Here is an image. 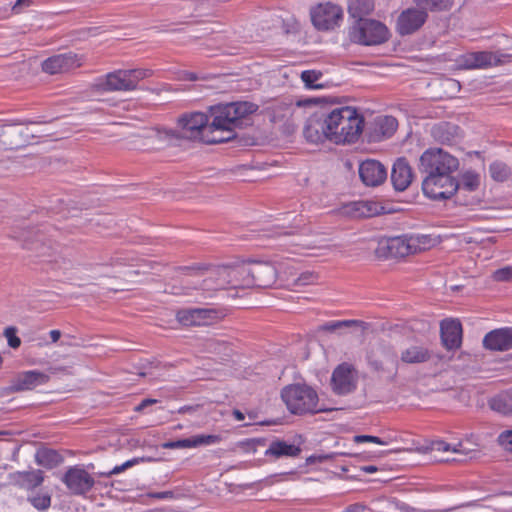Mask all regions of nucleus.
<instances>
[{"label":"nucleus","instance_id":"1","mask_svg":"<svg viewBox=\"0 0 512 512\" xmlns=\"http://www.w3.org/2000/svg\"><path fill=\"white\" fill-rule=\"evenodd\" d=\"M258 106L252 102H231L212 106L209 116L202 112L182 114L171 135L181 139L200 141L205 144L228 142L236 137L235 129L244 119L256 112Z\"/></svg>","mask_w":512,"mask_h":512},{"label":"nucleus","instance_id":"2","mask_svg":"<svg viewBox=\"0 0 512 512\" xmlns=\"http://www.w3.org/2000/svg\"><path fill=\"white\" fill-rule=\"evenodd\" d=\"M326 131L329 141L335 144L353 143L363 130V117L351 106L334 107L324 110Z\"/></svg>","mask_w":512,"mask_h":512},{"label":"nucleus","instance_id":"3","mask_svg":"<svg viewBox=\"0 0 512 512\" xmlns=\"http://www.w3.org/2000/svg\"><path fill=\"white\" fill-rule=\"evenodd\" d=\"M180 270L189 276L203 277L200 283H194L193 289L202 290L204 292H214L218 290L231 289L229 278V266L203 267V266H185ZM186 289H190L187 282Z\"/></svg>","mask_w":512,"mask_h":512},{"label":"nucleus","instance_id":"4","mask_svg":"<svg viewBox=\"0 0 512 512\" xmlns=\"http://www.w3.org/2000/svg\"><path fill=\"white\" fill-rule=\"evenodd\" d=\"M281 398L292 414L302 415L322 410L318 408L316 391L307 385H288L282 389Z\"/></svg>","mask_w":512,"mask_h":512},{"label":"nucleus","instance_id":"5","mask_svg":"<svg viewBox=\"0 0 512 512\" xmlns=\"http://www.w3.org/2000/svg\"><path fill=\"white\" fill-rule=\"evenodd\" d=\"M349 34L353 42L366 46L380 45L390 37L387 26L374 19L356 21Z\"/></svg>","mask_w":512,"mask_h":512},{"label":"nucleus","instance_id":"6","mask_svg":"<svg viewBox=\"0 0 512 512\" xmlns=\"http://www.w3.org/2000/svg\"><path fill=\"white\" fill-rule=\"evenodd\" d=\"M458 168V159L440 148L426 150L419 160V170L426 175L452 174Z\"/></svg>","mask_w":512,"mask_h":512},{"label":"nucleus","instance_id":"7","mask_svg":"<svg viewBox=\"0 0 512 512\" xmlns=\"http://www.w3.org/2000/svg\"><path fill=\"white\" fill-rule=\"evenodd\" d=\"M459 188V182L452 174L426 175L422 182L424 194L432 200H446L451 198Z\"/></svg>","mask_w":512,"mask_h":512},{"label":"nucleus","instance_id":"8","mask_svg":"<svg viewBox=\"0 0 512 512\" xmlns=\"http://www.w3.org/2000/svg\"><path fill=\"white\" fill-rule=\"evenodd\" d=\"M246 274L243 284L247 287L268 288L275 284L277 279V269L270 262L252 261L248 268L240 271Z\"/></svg>","mask_w":512,"mask_h":512},{"label":"nucleus","instance_id":"9","mask_svg":"<svg viewBox=\"0 0 512 512\" xmlns=\"http://www.w3.org/2000/svg\"><path fill=\"white\" fill-rule=\"evenodd\" d=\"M91 87L96 92L133 91L126 69H119L96 78Z\"/></svg>","mask_w":512,"mask_h":512},{"label":"nucleus","instance_id":"10","mask_svg":"<svg viewBox=\"0 0 512 512\" xmlns=\"http://www.w3.org/2000/svg\"><path fill=\"white\" fill-rule=\"evenodd\" d=\"M342 10L332 3L319 4L311 10L313 25L319 30H330L342 19Z\"/></svg>","mask_w":512,"mask_h":512},{"label":"nucleus","instance_id":"11","mask_svg":"<svg viewBox=\"0 0 512 512\" xmlns=\"http://www.w3.org/2000/svg\"><path fill=\"white\" fill-rule=\"evenodd\" d=\"M84 62L82 55L73 52L53 55L42 62V70L45 73L54 75L66 73L80 67Z\"/></svg>","mask_w":512,"mask_h":512},{"label":"nucleus","instance_id":"12","mask_svg":"<svg viewBox=\"0 0 512 512\" xmlns=\"http://www.w3.org/2000/svg\"><path fill=\"white\" fill-rule=\"evenodd\" d=\"M502 57L508 56L488 51L470 52L458 59V65L460 68L469 70L485 69L503 63Z\"/></svg>","mask_w":512,"mask_h":512},{"label":"nucleus","instance_id":"13","mask_svg":"<svg viewBox=\"0 0 512 512\" xmlns=\"http://www.w3.org/2000/svg\"><path fill=\"white\" fill-rule=\"evenodd\" d=\"M176 317L185 326H202L210 325L219 315L211 308H187L179 310Z\"/></svg>","mask_w":512,"mask_h":512},{"label":"nucleus","instance_id":"14","mask_svg":"<svg viewBox=\"0 0 512 512\" xmlns=\"http://www.w3.org/2000/svg\"><path fill=\"white\" fill-rule=\"evenodd\" d=\"M62 481L72 493L83 495L94 485L93 477L84 469L79 467L70 468L63 476Z\"/></svg>","mask_w":512,"mask_h":512},{"label":"nucleus","instance_id":"15","mask_svg":"<svg viewBox=\"0 0 512 512\" xmlns=\"http://www.w3.org/2000/svg\"><path fill=\"white\" fill-rule=\"evenodd\" d=\"M359 177L361 181L370 187L381 185L387 178V169L379 161L367 159L359 165Z\"/></svg>","mask_w":512,"mask_h":512},{"label":"nucleus","instance_id":"16","mask_svg":"<svg viewBox=\"0 0 512 512\" xmlns=\"http://www.w3.org/2000/svg\"><path fill=\"white\" fill-rule=\"evenodd\" d=\"M427 12L418 8L404 10L397 19V31L400 35H410L425 23Z\"/></svg>","mask_w":512,"mask_h":512},{"label":"nucleus","instance_id":"17","mask_svg":"<svg viewBox=\"0 0 512 512\" xmlns=\"http://www.w3.org/2000/svg\"><path fill=\"white\" fill-rule=\"evenodd\" d=\"M303 135L310 143H320L324 140H329L323 111L315 112L308 118L303 129Z\"/></svg>","mask_w":512,"mask_h":512},{"label":"nucleus","instance_id":"18","mask_svg":"<svg viewBox=\"0 0 512 512\" xmlns=\"http://www.w3.org/2000/svg\"><path fill=\"white\" fill-rule=\"evenodd\" d=\"M331 383L334 392L338 395L351 393L356 387L352 367L346 363L339 365L333 371Z\"/></svg>","mask_w":512,"mask_h":512},{"label":"nucleus","instance_id":"19","mask_svg":"<svg viewBox=\"0 0 512 512\" xmlns=\"http://www.w3.org/2000/svg\"><path fill=\"white\" fill-rule=\"evenodd\" d=\"M382 210L383 207L378 203L362 200L344 204L340 209V214L350 218H368L380 214Z\"/></svg>","mask_w":512,"mask_h":512},{"label":"nucleus","instance_id":"20","mask_svg":"<svg viewBox=\"0 0 512 512\" xmlns=\"http://www.w3.org/2000/svg\"><path fill=\"white\" fill-rule=\"evenodd\" d=\"M441 340L444 347L454 350L460 347L462 342V325L459 320L445 319L441 322Z\"/></svg>","mask_w":512,"mask_h":512},{"label":"nucleus","instance_id":"21","mask_svg":"<svg viewBox=\"0 0 512 512\" xmlns=\"http://www.w3.org/2000/svg\"><path fill=\"white\" fill-rule=\"evenodd\" d=\"M483 345L493 351L512 349V328H501L487 333L483 338Z\"/></svg>","mask_w":512,"mask_h":512},{"label":"nucleus","instance_id":"22","mask_svg":"<svg viewBox=\"0 0 512 512\" xmlns=\"http://www.w3.org/2000/svg\"><path fill=\"white\" fill-rule=\"evenodd\" d=\"M413 180V172L405 158H398L392 167L391 181L397 191L406 190Z\"/></svg>","mask_w":512,"mask_h":512},{"label":"nucleus","instance_id":"23","mask_svg":"<svg viewBox=\"0 0 512 512\" xmlns=\"http://www.w3.org/2000/svg\"><path fill=\"white\" fill-rule=\"evenodd\" d=\"M398 127V122L393 116H378L373 121V128L370 132V141L380 142L390 138Z\"/></svg>","mask_w":512,"mask_h":512},{"label":"nucleus","instance_id":"24","mask_svg":"<svg viewBox=\"0 0 512 512\" xmlns=\"http://www.w3.org/2000/svg\"><path fill=\"white\" fill-rule=\"evenodd\" d=\"M221 441V437L219 435H195L191 438L179 439L175 441L165 442L162 446L165 449H183V448H196L199 446H208L217 444Z\"/></svg>","mask_w":512,"mask_h":512},{"label":"nucleus","instance_id":"25","mask_svg":"<svg viewBox=\"0 0 512 512\" xmlns=\"http://www.w3.org/2000/svg\"><path fill=\"white\" fill-rule=\"evenodd\" d=\"M49 376L43 372L31 370L20 374L11 389L23 391L32 390L47 383Z\"/></svg>","mask_w":512,"mask_h":512},{"label":"nucleus","instance_id":"26","mask_svg":"<svg viewBox=\"0 0 512 512\" xmlns=\"http://www.w3.org/2000/svg\"><path fill=\"white\" fill-rule=\"evenodd\" d=\"M10 482L19 487L31 490L40 486L44 480L41 470L23 471L10 474Z\"/></svg>","mask_w":512,"mask_h":512},{"label":"nucleus","instance_id":"27","mask_svg":"<svg viewBox=\"0 0 512 512\" xmlns=\"http://www.w3.org/2000/svg\"><path fill=\"white\" fill-rule=\"evenodd\" d=\"M432 135L437 141L451 145L461 137V130L455 124L442 122L432 128Z\"/></svg>","mask_w":512,"mask_h":512},{"label":"nucleus","instance_id":"28","mask_svg":"<svg viewBox=\"0 0 512 512\" xmlns=\"http://www.w3.org/2000/svg\"><path fill=\"white\" fill-rule=\"evenodd\" d=\"M300 452L301 449L294 444H289L282 440H275L270 443L264 454L265 456L279 459L282 457H297Z\"/></svg>","mask_w":512,"mask_h":512},{"label":"nucleus","instance_id":"29","mask_svg":"<svg viewBox=\"0 0 512 512\" xmlns=\"http://www.w3.org/2000/svg\"><path fill=\"white\" fill-rule=\"evenodd\" d=\"M431 358L430 351L419 345H411L401 352L400 359L406 364H420L427 362Z\"/></svg>","mask_w":512,"mask_h":512},{"label":"nucleus","instance_id":"30","mask_svg":"<svg viewBox=\"0 0 512 512\" xmlns=\"http://www.w3.org/2000/svg\"><path fill=\"white\" fill-rule=\"evenodd\" d=\"M387 248L389 253L394 257H405L413 254L409 234L389 239Z\"/></svg>","mask_w":512,"mask_h":512},{"label":"nucleus","instance_id":"31","mask_svg":"<svg viewBox=\"0 0 512 512\" xmlns=\"http://www.w3.org/2000/svg\"><path fill=\"white\" fill-rule=\"evenodd\" d=\"M374 0H348V13L356 21L365 19L374 10Z\"/></svg>","mask_w":512,"mask_h":512},{"label":"nucleus","instance_id":"32","mask_svg":"<svg viewBox=\"0 0 512 512\" xmlns=\"http://www.w3.org/2000/svg\"><path fill=\"white\" fill-rule=\"evenodd\" d=\"M409 237L413 254L429 250L439 243L438 237L430 234L411 233Z\"/></svg>","mask_w":512,"mask_h":512},{"label":"nucleus","instance_id":"33","mask_svg":"<svg viewBox=\"0 0 512 512\" xmlns=\"http://www.w3.org/2000/svg\"><path fill=\"white\" fill-rule=\"evenodd\" d=\"M35 461L38 465L51 469L63 461V457L53 449L41 448L35 454Z\"/></svg>","mask_w":512,"mask_h":512},{"label":"nucleus","instance_id":"34","mask_svg":"<svg viewBox=\"0 0 512 512\" xmlns=\"http://www.w3.org/2000/svg\"><path fill=\"white\" fill-rule=\"evenodd\" d=\"M491 408L504 415H512V388L495 397L491 401Z\"/></svg>","mask_w":512,"mask_h":512},{"label":"nucleus","instance_id":"35","mask_svg":"<svg viewBox=\"0 0 512 512\" xmlns=\"http://www.w3.org/2000/svg\"><path fill=\"white\" fill-rule=\"evenodd\" d=\"M489 172L491 177L498 182L506 181L511 174V170L508 165L501 161L491 163L489 166Z\"/></svg>","mask_w":512,"mask_h":512},{"label":"nucleus","instance_id":"36","mask_svg":"<svg viewBox=\"0 0 512 512\" xmlns=\"http://www.w3.org/2000/svg\"><path fill=\"white\" fill-rule=\"evenodd\" d=\"M480 185V176L479 174L473 171L465 172L461 177V182L459 183V191H475Z\"/></svg>","mask_w":512,"mask_h":512},{"label":"nucleus","instance_id":"37","mask_svg":"<svg viewBox=\"0 0 512 512\" xmlns=\"http://www.w3.org/2000/svg\"><path fill=\"white\" fill-rule=\"evenodd\" d=\"M416 5L423 11H442L451 7V0H414Z\"/></svg>","mask_w":512,"mask_h":512},{"label":"nucleus","instance_id":"38","mask_svg":"<svg viewBox=\"0 0 512 512\" xmlns=\"http://www.w3.org/2000/svg\"><path fill=\"white\" fill-rule=\"evenodd\" d=\"M323 74L317 70H305L301 73V79L305 84L306 88L309 89H322L325 87L324 84L319 83Z\"/></svg>","mask_w":512,"mask_h":512},{"label":"nucleus","instance_id":"39","mask_svg":"<svg viewBox=\"0 0 512 512\" xmlns=\"http://www.w3.org/2000/svg\"><path fill=\"white\" fill-rule=\"evenodd\" d=\"M248 266L249 264L240 265L236 267L229 266V278L232 279V282L230 283L231 289L248 288L246 285L242 283L243 279L247 277L246 274L240 273L241 270L248 268Z\"/></svg>","mask_w":512,"mask_h":512},{"label":"nucleus","instance_id":"40","mask_svg":"<svg viewBox=\"0 0 512 512\" xmlns=\"http://www.w3.org/2000/svg\"><path fill=\"white\" fill-rule=\"evenodd\" d=\"M30 236L31 232L27 231L24 232L20 237L25 242L27 248L35 249L36 251H38L39 255L44 256L49 247H47L46 244L42 241L41 235H38L35 241H30Z\"/></svg>","mask_w":512,"mask_h":512},{"label":"nucleus","instance_id":"41","mask_svg":"<svg viewBox=\"0 0 512 512\" xmlns=\"http://www.w3.org/2000/svg\"><path fill=\"white\" fill-rule=\"evenodd\" d=\"M361 322L358 320H337V321H329L320 326V330L327 332H336L338 330L349 328L352 326H357Z\"/></svg>","mask_w":512,"mask_h":512},{"label":"nucleus","instance_id":"42","mask_svg":"<svg viewBox=\"0 0 512 512\" xmlns=\"http://www.w3.org/2000/svg\"><path fill=\"white\" fill-rule=\"evenodd\" d=\"M126 71L131 79L133 90L137 88V85L141 80L148 78L153 74V71L147 68L126 69Z\"/></svg>","mask_w":512,"mask_h":512},{"label":"nucleus","instance_id":"43","mask_svg":"<svg viewBox=\"0 0 512 512\" xmlns=\"http://www.w3.org/2000/svg\"><path fill=\"white\" fill-rule=\"evenodd\" d=\"M17 328L14 326L6 327L2 335L6 338L7 344L12 349H18L21 345V339L17 336Z\"/></svg>","mask_w":512,"mask_h":512},{"label":"nucleus","instance_id":"44","mask_svg":"<svg viewBox=\"0 0 512 512\" xmlns=\"http://www.w3.org/2000/svg\"><path fill=\"white\" fill-rule=\"evenodd\" d=\"M7 6L10 7V12L5 7L2 9V17H8L13 14H19L25 7L30 5V0H16L14 3L10 1Z\"/></svg>","mask_w":512,"mask_h":512},{"label":"nucleus","instance_id":"45","mask_svg":"<svg viewBox=\"0 0 512 512\" xmlns=\"http://www.w3.org/2000/svg\"><path fill=\"white\" fill-rule=\"evenodd\" d=\"M461 447H462L461 444L451 446L449 443H446L443 440L432 441L431 445H430L431 450L442 451V452L452 451L454 453H461L462 452Z\"/></svg>","mask_w":512,"mask_h":512},{"label":"nucleus","instance_id":"46","mask_svg":"<svg viewBox=\"0 0 512 512\" xmlns=\"http://www.w3.org/2000/svg\"><path fill=\"white\" fill-rule=\"evenodd\" d=\"M29 501L38 510H46L51 505V497L47 493L33 496Z\"/></svg>","mask_w":512,"mask_h":512},{"label":"nucleus","instance_id":"47","mask_svg":"<svg viewBox=\"0 0 512 512\" xmlns=\"http://www.w3.org/2000/svg\"><path fill=\"white\" fill-rule=\"evenodd\" d=\"M496 281H511L512 280V266H505L496 270L493 274Z\"/></svg>","mask_w":512,"mask_h":512},{"label":"nucleus","instance_id":"48","mask_svg":"<svg viewBox=\"0 0 512 512\" xmlns=\"http://www.w3.org/2000/svg\"><path fill=\"white\" fill-rule=\"evenodd\" d=\"M498 442L505 450L512 452V430L502 432L498 437Z\"/></svg>","mask_w":512,"mask_h":512},{"label":"nucleus","instance_id":"49","mask_svg":"<svg viewBox=\"0 0 512 512\" xmlns=\"http://www.w3.org/2000/svg\"><path fill=\"white\" fill-rule=\"evenodd\" d=\"M138 462H139V459H138V458H133V459L127 460V461H126V462H124L123 464L115 466V467H114V468L109 472V475H116V474H120V473H122L123 471H125L126 469L131 468L132 466H134V465H135V464H137Z\"/></svg>","mask_w":512,"mask_h":512},{"label":"nucleus","instance_id":"50","mask_svg":"<svg viewBox=\"0 0 512 512\" xmlns=\"http://www.w3.org/2000/svg\"><path fill=\"white\" fill-rule=\"evenodd\" d=\"M354 442H356V443L372 442V443L379 444V445L387 444L381 438H379L377 436H371V435H356L354 437Z\"/></svg>","mask_w":512,"mask_h":512},{"label":"nucleus","instance_id":"51","mask_svg":"<svg viewBox=\"0 0 512 512\" xmlns=\"http://www.w3.org/2000/svg\"><path fill=\"white\" fill-rule=\"evenodd\" d=\"M147 496L155 499L164 500L174 498V493L172 491L150 492L147 494Z\"/></svg>","mask_w":512,"mask_h":512},{"label":"nucleus","instance_id":"52","mask_svg":"<svg viewBox=\"0 0 512 512\" xmlns=\"http://www.w3.org/2000/svg\"><path fill=\"white\" fill-rule=\"evenodd\" d=\"M157 402L158 401L156 399L146 398V399L142 400L141 403L135 407V411H137V412L143 411L146 407H148L152 404H155Z\"/></svg>","mask_w":512,"mask_h":512},{"label":"nucleus","instance_id":"53","mask_svg":"<svg viewBox=\"0 0 512 512\" xmlns=\"http://www.w3.org/2000/svg\"><path fill=\"white\" fill-rule=\"evenodd\" d=\"M247 446H249V450H253V452L256 451V446L258 445H264L265 444V440L264 439H253V440H249L247 441Z\"/></svg>","mask_w":512,"mask_h":512},{"label":"nucleus","instance_id":"54","mask_svg":"<svg viewBox=\"0 0 512 512\" xmlns=\"http://www.w3.org/2000/svg\"><path fill=\"white\" fill-rule=\"evenodd\" d=\"M365 508L366 507L361 503H354L346 508V512H362Z\"/></svg>","mask_w":512,"mask_h":512},{"label":"nucleus","instance_id":"55","mask_svg":"<svg viewBox=\"0 0 512 512\" xmlns=\"http://www.w3.org/2000/svg\"><path fill=\"white\" fill-rule=\"evenodd\" d=\"M209 347H210L211 349L213 348L215 351H216V350L221 351V350H222V348H223L224 350H226V349L228 348L224 343H217V342H214V341H211V342L209 343Z\"/></svg>","mask_w":512,"mask_h":512},{"label":"nucleus","instance_id":"56","mask_svg":"<svg viewBox=\"0 0 512 512\" xmlns=\"http://www.w3.org/2000/svg\"><path fill=\"white\" fill-rule=\"evenodd\" d=\"M49 335L51 337V341L53 343L57 342L59 338L61 337V332L59 330H51L49 332Z\"/></svg>","mask_w":512,"mask_h":512},{"label":"nucleus","instance_id":"57","mask_svg":"<svg viewBox=\"0 0 512 512\" xmlns=\"http://www.w3.org/2000/svg\"><path fill=\"white\" fill-rule=\"evenodd\" d=\"M233 415L237 421H243L245 419L244 414L240 410H234Z\"/></svg>","mask_w":512,"mask_h":512},{"label":"nucleus","instance_id":"58","mask_svg":"<svg viewBox=\"0 0 512 512\" xmlns=\"http://www.w3.org/2000/svg\"><path fill=\"white\" fill-rule=\"evenodd\" d=\"M362 470L366 473H374L376 472L378 469L376 466H373V465H369V466H364L362 467Z\"/></svg>","mask_w":512,"mask_h":512},{"label":"nucleus","instance_id":"59","mask_svg":"<svg viewBox=\"0 0 512 512\" xmlns=\"http://www.w3.org/2000/svg\"><path fill=\"white\" fill-rule=\"evenodd\" d=\"M10 126H11V124L9 123L8 120H2V124H1L2 128L10 127Z\"/></svg>","mask_w":512,"mask_h":512},{"label":"nucleus","instance_id":"60","mask_svg":"<svg viewBox=\"0 0 512 512\" xmlns=\"http://www.w3.org/2000/svg\"><path fill=\"white\" fill-rule=\"evenodd\" d=\"M1 435H2V437H4V436H6V435H10V432L5 431V430H3V429H2ZM2 441H7V440H6V439H4V438H2Z\"/></svg>","mask_w":512,"mask_h":512},{"label":"nucleus","instance_id":"61","mask_svg":"<svg viewBox=\"0 0 512 512\" xmlns=\"http://www.w3.org/2000/svg\"><path fill=\"white\" fill-rule=\"evenodd\" d=\"M188 79L189 80H196L197 77L193 73H190Z\"/></svg>","mask_w":512,"mask_h":512},{"label":"nucleus","instance_id":"62","mask_svg":"<svg viewBox=\"0 0 512 512\" xmlns=\"http://www.w3.org/2000/svg\"><path fill=\"white\" fill-rule=\"evenodd\" d=\"M12 449H13V451H14V452H15V451H18L19 446L15 445Z\"/></svg>","mask_w":512,"mask_h":512},{"label":"nucleus","instance_id":"63","mask_svg":"<svg viewBox=\"0 0 512 512\" xmlns=\"http://www.w3.org/2000/svg\"><path fill=\"white\" fill-rule=\"evenodd\" d=\"M322 458H324V459L332 458V455H325Z\"/></svg>","mask_w":512,"mask_h":512},{"label":"nucleus","instance_id":"64","mask_svg":"<svg viewBox=\"0 0 512 512\" xmlns=\"http://www.w3.org/2000/svg\"><path fill=\"white\" fill-rule=\"evenodd\" d=\"M452 510H453V508H448V509H445L444 512H450Z\"/></svg>","mask_w":512,"mask_h":512}]
</instances>
